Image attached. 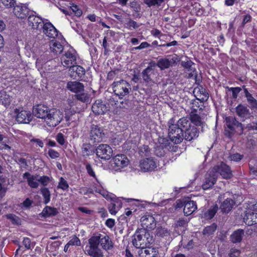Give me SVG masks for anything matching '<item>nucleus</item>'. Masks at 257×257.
Here are the masks:
<instances>
[{
  "label": "nucleus",
  "instance_id": "obj_11",
  "mask_svg": "<svg viewBox=\"0 0 257 257\" xmlns=\"http://www.w3.org/2000/svg\"><path fill=\"white\" fill-rule=\"evenodd\" d=\"M215 173L219 174L223 179L230 178L232 176V171L230 167L223 162L216 165L212 168Z\"/></svg>",
  "mask_w": 257,
  "mask_h": 257
},
{
  "label": "nucleus",
  "instance_id": "obj_48",
  "mask_svg": "<svg viewBox=\"0 0 257 257\" xmlns=\"http://www.w3.org/2000/svg\"><path fill=\"white\" fill-rule=\"evenodd\" d=\"M156 235L159 237L168 236L170 235L169 231L163 227H159L156 229Z\"/></svg>",
  "mask_w": 257,
  "mask_h": 257
},
{
  "label": "nucleus",
  "instance_id": "obj_20",
  "mask_svg": "<svg viewBox=\"0 0 257 257\" xmlns=\"http://www.w3.org/2000/svg\"><path fill=\"white\" fill-rule=\"evenodd\" d=\"M140 167L144 172L154 170L156 167V163L152 158H146L140 161Z\"/></svg>",
  "mask_w": 257,
  "mask_h": 257
},
{
  "label": "nucleus",
  "instance_id": "obj_16",
  "mask_svg": "<svg viewBox=\"0 0 257 257\" xmlns=\"http://www.w3.org/2000/svg\"><path fill=\"white\" fill-rule=\"evenodd\" d=\"M13 13L17 18L23 19L29 14V9L26 4H20L14 7Z\"/></svg>",
  "mask_w": 257,
  "mask_h": 257
},
{
  "label": "nucleus",
  "instance_id": "obj_24",
  "mask_svg": "<svg viewBox=\"0 0 257 257\" xmlns=\"http://www.w3.org/2000/svg\"><path fill=\"white\" fill-rule=\"evenodd\" d=\"M199 131L195 126L191 125L188 128H186L184 133L185 139L188 141H191L195 139L199 136Z\"/></svg>",
  "mask_w": 257,
  "mask_h": 257
},
{
  "label": "nucleus",
  "instance_id": "obj_26",
  "mask_svg": "<svg viewBox=\"0 0 257 257\" xmlns=\"http://www.w3.org/2000/svg\"><path fill=\"white\" fill-rule=\"evenodd\" d=\"M184 207L183 209L185 215L188 216L192 214L197 208L195 202L191 200L184 201Z\"/></svg>",
  "mask_w": 257,
  "mask_h": 257
},
{
  "label": "nucleus",
  "instance_id": "obj_45",
  "mask_svg": "<svg viewBox=\"0 0 257 257\" xmlns=\"http://www.w3.org/2000/svg\"><path fill=\"white\" fill-rule=\"evenodd\" d=\"M217 225L213 223L211 225L206 226L203 231V234L204 235H210L212 234L216 230Z\"/></svg>",
  "mask_w": 257,
  "mask_h": 257
},
{
  "label": "nucleus",
  "instance_id": "obj_41",
  "mask_svg": "<svg viewBox=\"0 0 257 257\" xmlns=\"http://www.w3.org/2000/svg\"><path fill=\"white\" fill-rule=\"evenodd\" d=\"M218 210V206L216 204L208 210L204 214V218L207 219H210L213 218Z\"/></svg>",
  "mask_w": 257,
  "mask_h": 257
},
{
  "label": "nucleus",
  "instance_id": "obj_38",
  "mask_svg": "<svg viewBox=\"0 0 257 257\" xmlns=\"http://www.w3.org/2000/svg\"><path fill=\"white\" fill-rule=\"evenodd\" d=\"M244 231L243 229H237L230 235V241H241L242 239H245L244 238Z\"/></svg>",
  "mask_w": 257,
  "mask_h": 257
},
{
  "label": "nucleus",
  "instance_id": "obj_55",
  "mask_svg": "<svg viewBox=\"0 0 257 257\" xmlns=\"http://www.w3.org/2000/svg\"><path fill=\"white\" fill-rule=\"evenodd\" d=\"M193 64H194V63L191 60L181 62L182 66H183L184 68L187 69L188 71H192L193 70V69L192 67V66Z\"/></svg>",
  "mask_w": 257,
  "mask_h": 257
},
{
  "label": "nucleus",
  "instance_id": "obj_1",
  "mask_svg": "<svg viewBox=\"0 0 257 257\" xmlns=\"http://www.w3.org/2000/svg\"><path fill=\"white\" fill-rule=\"evenodd\" d=\"M23 178L27 180L28 185L32 188L36 189L38 187L40 183L42 185L47 186L50 182V178L47 176H40L39 174L32 175L27 172L23 174Z\"/></svg>",
  "mask_w": 257,
  "mask_h": 257
},
{
  "label": "nucleus",
  "instance_id": "obj_60",
  "mask_svg": "<svg viewBox=\"0 0 257 257\" xmlns=\"http://www.w3.org/2000/svg\"><path fill=\"white\" fill-rule=\"evenodd\" d=\"M240 253L239 249L236 248H231L230 250L228 255L229 257H238Z\"/></svg>",
  "mask_w": 257,
  "mask_h": 257
},
{
  "label": "nucleus",
  "instance_id": "obj_58",
  "mask_svg": "<svg viewBox=\"0 0 257 257\" xmlns=\"http://www.w3.org/2000/svg\"><path fill=\"white\" fill-rule=\"evenodd\" d=\"M127 27L128 28H133L136 29L139 27L140 25L135 21L129 19L127 23H126Z\"/></svg>",
  "mask_w": 257,
  "mask_h": 257
},
{
  "label": "nucleus",
  "instance_id": "obj_2",
  "mask_svg": "<svg viewBox=\"0 0 257 257\" xmlns=\"http://www.w3.org/2000/svg\"><path fill=\"white\" fill-rule=\"evenodd\" d=\"M168 138L175 144L181 143L184 140V132L181 128L175 125V119L172 118L168 122Z\"/></svg>",
  "mask_w": 257,
  "mask_h": 257
},
{
  "label": "nucleus",
  "instance_id": "obj_5",
  "mask_svg": "<svg viewBox=\"0 0 257 257\" xmlns=\"http://www.w3.org/2000/svg\"><path fill=\"white\" fill-rule=\"evenodd\" d=\"M132 242L135 246L141 248V253H144L145 257H156L159 253L158 248L152 245L153 242H147L145 244H139L140 242Z\"/></svg>",
  "mask_w": 257,
  "mask_h": 257
},
{
  "label": "nucleus",
  "instance_id": "obj_62",
  "mask_svg": "<svg viewBox=\"0 0 257 257\" xmlns=\"http://www.w3.org/2000/svg\"><path fill=\"white\" fill-rule=\"evenodd\" d=\"M187 224V221L183 219L180 218L177 220L175 223V227H184Z\"/></svg>",
  "mask_w": 257,
  "mask_h": 257
},
{
  "label": "nucleus",
  "instance_id": "obj_15",
  "mask_svg": "<svg viewBox=\"0 0 257 257\" xmlns=\"http://www.w3.org/2000/svg\"><path fill=\"white\" fill-rule=\"evenodd\" d=\"M46 20L34 14L30 15L28 18V23L33 29L41 30Z\"/></svg>",
  "mask_w": 257,
  "mask_h": 257
},
{
  "label": "nucleus",
  "instance_id": "obj_42",
  "mask_svg": "<svg viewBox=\"0 0 257 257\" xmlns=\"http://www.w3.org/2000/svg\"><path fill=\"white\" fill-rule=\"evenodd\" d=\"M41 193L44 198V203L48 204L50 201L51 194L48 188L43 187L41 189Z\"/></svg>",
  "mask_w": 257,
  "mask_h": 257
},
{
  "label": "nucleus",
  "instance_id": "obj_46",
  "mask_svg": "<svg viewBox=\"0 0 257 257\" xmlns=\"http://www.w3.org/2000/svg\"><path fill=\"white\" fill-rule=\"evenodd\" d=\"M7 219L10 220L13 224L20 225L21 219L15 214L10 213L6 215Z\"/></svg>",
  "mask_w": 257,
  "mask_h": 257
},
{
  "label": "nucleus",
  "instance_id": "obj_47",
  "mask_svg": "<svg viewBox=\"0 0 257 257\" xmlns=\"http://www.w3.org/2000/svg\"><path fill=\"white\" fill-rule=\"evenodd\" d=\"M139 154L142 157H148L150 155V150L148 146L144 145L139 149Z\"/></svg>",
  "mask_w": 257,
  "mask_h": 257
},
{
  "label": "nucleus",
  "instance_id": "obj_30",
  "mask_svg": "<svg viewBox=\"0 0 257 257\" xmlns=\"http://www.w3.org/2000/svg\"><path fill=\"white\" fill-rule=\"evenodd\" d=\"M235 111L239 117L243 118L242 121H244V118L249 117L250 115L249 109L246 106L241 104H239L236 107Z\"/></svg>",
  "mask_w": 257,
  "mask_h": 257
},
{
  "label": "nucleus",
  "instance_id": "obj_39",
  "mask_svg": "<svg viewBox=\"0 0 257 257\" xmlns=\"http://www.w3.org/2000/svg\"><path fill=\"white\" fill-rule=\"evenodd\" d=\"M157 66L162 70L168 69L170 67V62L168 58H160L157 61Z\"/></svg>",
  "mask_w": 257,
  "mask_h": 257
},
{
  "label": "nucleus",
  "instance_id": "obj_22",
  "mask_svg": "<svg viewBox=\"0 0 257 257\" xmlns=\"http://www.w3.org/2000/svg\"><path fill=\"white\" fill-rule=\"evenodd\" d=\"M40 29H42L43 33L49 38H55L58 35L57 30L50 22H44Z\"/></svg>",
  "mask_w": 257,
  "mask_h": 257
},
{
  "label": "nucleus",
  "instance_id": "obj_37",
  "mask_svg": "<svg viewBox=\"0 0 257 257\" xmlns=\"http://www.w3.org/2000/svg\"><path fill=\"white\" fill-rule=\"evenodd\" d=\"M175 125L181 128L184 132L190 125L189 118L187 117H183L180 118L177 122L175 121Z\"/></svg>",
  "mask_w": 257,
  "mask_h": 257
},
{
  "label": "nucleus",
  "instance_id": "obj_7",
  "mask_svg": "<svg viewBox=\"0 0 257 257\" xmlns=\"http://www.w3.org/2000/svg\"><path fill=\"white\" fill-rule=\"evenodd\" d=\"M61 62L63 66L70 68L77 64L76 52L73 49H69L61 57Z\"/></svg>",
  "mask_w": 257,
  "mask_h": 257
},
{
  "label": "nucleus",
  "instance_id": "obj_35",
  "mask_svg": "<svg viewBox=\"0 0 257 257\" xmlns=\"http://www.w3.org/2000/svg\"><path fill=\"white\" fill-rule=\"evenodd\" d=\"M12 101V97L5 91H0V104L5 107H8Z\"/></svg>",
  "mask_w": 257,
  "mask_h": 257
},
{
  "label": "nucleus",
  "instance_id": "obj_51",
  "mask_svg": "<svg viewBox=\"0 0 257 257\" xmlns=\"http://www.w3.org/2000/svg\"><path fill=\"white\" fill-rule=\"evenodd\" d=\"M226 88L229 91L232 92V97L234 99H236L237 97L238 93L242 90L241 88L239 87H229L228 86H227Z\"/></svg>",
  "mask_w": 257,
  "mask_h": 257
},
{
  "label": "nucleus",
  "instance_id": "obj_64",
  "mask_svg": "<svg viewBox=\"0 0 257 257\" xmlns=\"http://www.w3.org/2000/svg\"><path fill=\"white\" fill-rule=\"evenodd\" d=\"M71 9L73 12L74 13V14L76 16L80 17L82 15V11L80 9H78L77 6H73L71 7Z\"/></svg>",
  "mask_w": 257,
  "mask_h": 257
},
{
  "label": "nucleus",
  "instance_id": "obj_3",
  "mask_svg": "<svg viewBox=\"0 0 257 257\" xmlns=\"http://www.w3.org/2000/svg\"><path fill=\"white\" fill-rule=\"evenodd\" d=\"M111 86L113 92L119 98H122L128 95L132 90L131 84L123 79L113 82Z\"/></svg>",
  "mask_w": 257,
  "mask_h": 257
},
{
  "label": "nucleus",
  "instance_id": "obj_25",
  "mask_svg": "<svg viewBox=\"0 0 257 257\" xmlns=\"http://www.w3.org/2000/svg\"><path fill=\"white\" fill-rule=\"evenodd\" d=\"M112 202L108 206V210L112 215H115L118 210L121 207L122 203L117 198H115L114 195L112 197H110Z\"/></svg>",
  "mask_w": 257,
  "mask_h": 257
},
{
  "label": "nucleus",
  "instance_id": "obj_63",
  "mask_svg": "<svg viewBox=\"0 0 257 257\" xmlns=\"http://www.w3.org/2000/svg\"><path fill=\"white\" fill-rule=\"evenodd\" d=\"M48 155L52 159H56L59 157V154L58 152L53 149H50L48 151Z\"/></svg>",
  "mask_w": 257,
  "mask_h": 257
},
{
  "label": "nucleus",
  "instance_id": "obj_14",
  "mask_svg": "<svg viewBox=\"0 0 257 257\" xmlns=\"http://www.w3.org/2000/svg\"><path fill=\"white\" fill-rule=\"evenodd\" d=\"M114 168L115 170H120L121 169L127 166L129 160L125 155L119 154L116 155L112 159Z\"/></svg>",
  "mask_w": 257,
  "mask_h": 257
},
{
  "label": "nucleus",
  "instance_id": "obj_50",
  "mask_svg": "<svg viewBox=\"0 0 257 257\" xmlns=\"http://www.w3.org/2000/svg\"><path fill=\"white\" fill-rule=\"evenodd\" d=\"M144 3L146 4L149 7L152 6H161V4L163 3L164 0H144Z\"/></svg>",
  "mask_w": 257,
  "mask_h": 257
},
{
  "label": "nucleus",
  "instance_id": "obj_28",
  "mask_svg": "<svg viewBox=\"0 0 257 257\" xmlns=\"http://www.w3.org/2000/svg\"><path fill=\"white\" fill-rule=\"evenodd\" d=\"M69 71L71 76L76 77V75H74V73H75L79 78L83 77L85 74V69L82 66L77 65V64L69 68Z\"/></svg>",
  "mask_w": 257,
  "mask_h": 257
},
{
  "label": "nucleus",
  "instance_id": "obj_17",
  "mask_svg": "<svg viewBox=\"0 0 257 257\" xmlns=\"http://www.w3.org/2000/svg\"><path fill=\"white\" fill-rule=\"evenodd\" d=\"M50 109L44 104H38L34 107L33 113L36 117L45 120Z\"/></svg>",
  "mask_w": 257,
  "mask_h": 257
},
{
  "label": "nucleus",
  "instance_id": "obj_9",
  "mask_svg": "<svg viewBox=\"0 0 257 257\" xmlns=\"http://www.w3.org/2000/svg\"><path fill=\"white\" fill-rule=\"evenodd\" d=\"M100 242H88L85 247V253L92 257H103V252L99 247Z\"/></svg>",
  "mask_w": 257,
  "mask_h": 257
},
{
  "label": "nucleus",
  "instance_id": "obj_52",
  "mask_svg": "<svg viewBox=\"0 0 257 257\" xmlns=\"http://www.w3.org/2000/svg\"><path fill=\"white\" fill-rule=\"evenodd\" d=\"M1 1L6 8H13L16 4V0H1Z\"/></svg>",
  "mask_w": 257,
  "mask_h": 257
},
{
  "label": "nucleus",
  "instance_id": "obj_56",
  "mask_svg": "<svg viewBox=\"0 0 257 257\" xmlns=\"http://www.w3.org/2000/svg\"><path fill=\"white\" fill-rule=\"evenodd\" d=\"M130 7L134 11L139 13L141 10V7L140 5L137 2H132L130 3Z\"/></svg>",
  "mask_w": 257,
  "mask_h": 257
},
{
  "label": "nucleus",
  "instance_id": "obj_40",
  "mask_svg": "<svg viewBox=\"0 0 257 257\" xmlns=\"http://www.w3.org/2000/svg\"><path fill=\"white\" fill-rule=\"evenodd\" d=\"M74 97L77 100L83 103H87L90 101V95L83 91L75 94Z\"/></svg>",
  "mask_w": 257,
  "mask_h": 257
},
{
  "label": "nucleus",
  "instance_id": "obj_23",
  "mask_svg": "<svg viewBox=\"0 0 257 257\" xmlns=\"http://www.w3.org/2000/svg\"><path fill=\"white\" fill-rule=\"evenodd\" d=\"M92 110L96 115L103 114L108 108L101 100H96L92 106Z\"/></svg>",
  "mask_w": 257,
  "mask_h": 257
},
{
  "label": "nucleus",
  "instance_id": "obj_49",
  "mask_svg": "<svg viewBox=\"0 0 257 257\" xmlns=\"http://www.w3.org/2000/svg\"><path fill=\"white\" fill-rule=\"evenodd\" d=\"M197 92V93H198L199 92L200 94V97L201 96V95H202V97H201V99L204 100V99H207L208 98V93L206 92V90L203 88L202 87H201V88L200 87H197V88H195L194 89V92Z\"/></svg>",
  "mask_w": 257,
  "mask_h": 257
},
{
  "label": "nucleus",
  "instance_id": "obj_32",
  "mask_svg": "<svg viewBox=\"0 0 257 257\" xmlns=\"http://www.w3.org/2000/svg\"><path fill=\"white\" fill-rule=\"evenodd\" d=\"M200 113H194L193 111H191L189 114V120L191 121V122L193 123L196 126H201L202 128L203 127V125L204 124V122L203 121L202 118H201Z\"/></svg>",
  "mask_w": 257,
  "mask_h": 257
},
{
  "label": "nucleus",
  "instance_id": "obj_4",
  "mask_svg": "<svg viewBox=\"0 0 257 257\" xmlns=\"http://www.w3.org/2000/svg\"><path fill=\"white\" fill-rule=\"evenodd\" d=\"M63 113L60 110L51 108L45 121L49 126L55 127L62 121Z\"/></svg>",
  "mask_w": 257,
  "mask_h": 257
},
{
  "label": "nucleus",
  "instance_id": "obj_19",
  "mask_svg": "<svg viewBox=\"0 0 257 257\" xmlns=\"http://www.w3.org/2000/svg\"><path fill=\"white\" fill-rule=\"evenodd\" d=\"M243 221L249 226L257 224V210L248 209L246 211L243 217Z\"/></svg>",
  "mask_w": 257,
  "mask_h": 257
},
{
  "label": "nucleus",
  "instance_id": "obj_59",
  "mask_svg": "<svg viewBox=\"0 0 257 257\" xmlns=\"http://www.w3.org/2000/svg\"><path fill=\"white\" fill-rule=\"evenodd\" d=\"M86 169L87 170L88 174L90 176H92L96 179L95 172L93 171L92 167L90 164H86Z\"/></svg>",
  "mask_w": 257,
  "mask_h": 257
},
{
  "label": "nucleus",
  "instance_id": "obj_31",
  "mask_svg": "<svg viewBox=\"0 0 257 257\" xmlns=\"http://www.w3.org/2000/svg\"><path fill=\"white\" fill-rule=\"evenodd\" d=\"M234 204V200L227 198L221 204L220 209L222 212L228 213L232 209Z\"/></svg>",
  "mask_w": 257,
  "mask_h": 257
},
{
  "label": "nucleus",
  "instance_id": "obj_53",
  "mask_svg": "<svg viewBox=\"0 0 257 257\" xmlns=\"http://www.w3.org/2000/svg\"><path fill=\"white\" fill-rule=\"evenodd\" d=\"M243 157V155H240L239 153H235L231 154L228 156V159L230 161H233L235 162L240 161Z\"/></svg>",
  "mask_w": 257,
  "mask_h": 257
},
{
  "label": "nucleus",
  "instance_id": "obj_61",
  "mask_svg": "<svg viewBox=\"0 0 257 257\" xmlns=\"http://www.w3.org/2000/svg\"><path fill=\"white\" fill-rule=\"evenodd\" d=\"M56 141L61 145H64L65 140L64 137V135L62 133H58L56 136Z\"/></svg>",
  "mask_w": 257,
  "mask_h": 257
},
{
  "label": "nucleus",
  "instance_id": "obj_33",
  "mask_svg": "<svg viewBox=\"0 0 257 257\" xmlns=\"http://www.w3.org/2000/svg\"><path fill=\"white\" fill-rule=\"evenodd\" d=\"M204 107L203 102L200 101V99H193L192 100L190 106L191 111H193L194 113H201Z\"/></svg>",
  "mask_w": 257,
  "mask_h": 257
},
{
  "label": "nucleus",
  "instance_id": "obj_8",
  "mask_svg": "<svg viewBox=\"0 0 257 257\" xmlns=\"http://www.w3.org/2000/svg\"><path fill=\"white\" fill-rule=\"evenodd\" d=\"M225 122L227 128L230 131L236 133L239 135L243 134L244 128L243 125L235 117H226Z\"/></svg>",
  "mask_w": 257,
  "mask_h": 257
},
{
  "label": "nucleus",
  "instance_id": "obj_12",
  "mask_svg": "<svg viewBox=\"0 0 257 257\" xmlns=\"http://www.w3.org/2000/svg\"><path fill=\"white\" fill-rule=\"evenodd\" d=\"M217 177L218 174L215 173L212 169L209 170L205 176L202 188L207 190L211 188L216 183Z\"/></svg>",
  "mask_w": 257,
  "mask_h": 257
},
{
  "label": "nucleus",
  "instance_id": "obj_44",
  "mask_svg": "<svg viewBox=\"0 0 257 257\" xmlns=\"http://www.w3.org/2000/svg\"><path fill=\"white\" fill-rule=\"evenodd\" d=\"M109 237L104 233L103 234L100 233H95L92 237H91L88 241H108Z\"/></svg>",
  "mask_w": 257,
  "mask_h": 257
},
{
  "label": "nucleus",
  "instance_id": "obj_13",
  "mask_svg": "<svg viewBox=\"0 0 257 257\" xmlns=\"http://www.w3.org/2000/svg\"><path fill=\"white\" fill-rule=\"evenodd\" d=\"M15 112L17 113L16 120L21 123H28L32 119V115L30 111L23 110L21 108H16Z\"/></svg>",
  "mask_w": 257,
  "mask_h": 257
},
{
  "label": "nucleus",
  "instance_id": "obj_6",
  "mask_svg": "<svg viewBox=\"0 0 257 257\" xmlns=\"http://www.w3.org/2000/svg\"><path fill=\"white\" fill-rule=\"evenodd\" d=\"M104 137V130L101 126L94 124L91 125L89 139L92 143H98L102 142Z\"/></svg>",
  "mask_w": 257,
  "mask_h": 257
},
{
  "label": "nucleus",
  "instance_id": "obj_57",
  "mask_svg": "<svg viewBox=\"0 0 257 257\" xmlns=\"http://www.w3.org/2000/svg\"><path fill=\"white\" fill-rule=\"evenodd\" d=\"M101 245L102 247L105 250H108L111 249L113 246V242H101Z\"/></svg>",
  "mask_w": 257,
  "mask_h": 257
},
{
  "label": "nucleus",
  "instance_id": "obj_10",
  "mask_svg": "<svg viewBox=\"0 0 257 257\" xmlns=\"http://www.w3.org/2000/svg\"><path fill=\"white\" fill-rule=\"evenodd\" d=\"M97 156L104 160H109L112 156L113 151L107 144H100L95 149Z\"/></svg>",
  "mask_w": 257,
  "mask_h": 257
},
{
  "label": "nucleus",
  "instance_id": "obj_21",
  "mask_svg": "<svg viewBox=\"0 0 257 257\" xmlns=\"http://www.w3.org/2000/svg\"><path fill=\"white\" fill-rule=\"evenodd\" d=\"M140 221L144 228L154 229L156 226V219L152 215H145L142 217Z\"/></svg>",
  "mask_w": 257,
  "mask_h": 257
},
{
  "label": "nucleus",
  "instance_id": "obj_36",
  "mask_svg": "<svg viewBox=\"0 0 257 257\" xmlns=\"http://www.w3.org/2000/svg\"><path fill=\"white\" fill-rule=\"evenodd\" d=\"M50 49L54 54L57 55L62 52L64 48L59 42L52 41L50 43Z\"/></svg>",
  "mask_w": 257,
  "mask_h": 257
},
{
  "label": "nucleus",
  "instance_id": "obj_27",
  "mask_svg": "<svg viewBox=\"0 0 257 257\" xmlns=\"http://www.w3.org/2000/svg\"><path fill=\"white\" fill-rule=\"evenodd\" d=\"M67 88L71 92L78 94L84 90V86L78 81H69L67 84Z\"/></svg>",
  "mask_w": 257,
  "mask_h": 257
},
{
  "label": "nucleus",
  "instance_id": "obj_34",
  "mask_svg": "<svg viewBox=\"0 0 257 257\" xmlns=\"http://www.w3.org/2000/svg\"><path fill=\"white\" fill-rule=\"evenodd\" d=\"M58 213L57 209L49 206H46L40 214L41 216L47 218L56 215Z\"/></svg>",
  "mask_w": 257,
  "mask_h": 257
},
{
  "label": "nucleus",
  "instance_id": "obj_29",
  "mask_svg": "<svg viewBox=\"0 0 257 257\" xmlns=\"http://www.w3.org/2000/svg\"><path fill=\"white\" fill-rule=\"evenodd\" d=\"M242 88L244 90V96L246 98L247 102L249 104V107L252 110L257 109V100L248 92L244 85L242 86Z\"/></svg>",
  "mask_w": 257,
  "mask_h": 257
},
{
  "label": "nucleus",
  "instance_id": "obj_18",
  "mask_svg": "<svg viewBox=\"0 0 257 257\" xmlns=\"http://www.w3.org/2000/svg\"><path fill=\"white\" fill-rule=\"evenodd\" d=\"M134 238L132 241H151L153 236L150 235L149 232L145 228H140L136 230L134 235Z\"/></svg>",
  "mask_w": 257,
  "mask_h": 257
},
{
  "label": "nucleus",
  "instance_id": "obj_43",
  "mask_svg": "<svg viewBox=\"0 0 257 257\" xmlns=\"http://www.w3.org/2000/svg\"><path fill=\"white\" fill-rule=\"evenodd\" d=\"M154 71H152L150 68H146L142 72V77L144 80L147 82L151 81V75L153 74Z\"/></svg>",
  "mask_w": 257,
  "mask_h": 257
},
{
  "label": "nucleus",
  "instance_id": "obj_54",
  "mask_svg": "<svg viewBox=\"0 0 257 257\" xmlns=\"http://www.w3.org/2000/svg\"><path fill=\"white\" fill-rule=\"evenodd\" d=\"M69 185L67 181L63 178L61 177L58 186V188L62 189L63 190H67Z\"/></svg>",
  "mask_w": 257,
  "mask_h": 257
}]
</instances>
